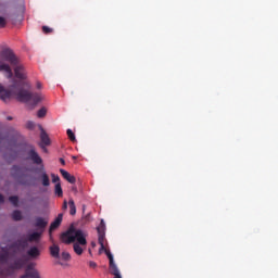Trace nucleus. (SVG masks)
<instances>
[{
    "label": "nucleus",
    "instance_id": "f257e3e1",
    "mask_svg": "<svg viewBox=\"0 0 278 278\" xmlns=\"http://www.w3.org/2000/svg\"><path fill=\"white\" fill-rule=\"evenodd\" d=\"M11 97H15L17 101L22 103H29L31 101L33 108H36L37 104L42 101V94L38 92H30L28 90L23 89V81L12 79V84L5 89L0 84V99L1 101H8Z\"/></svg>",
    "mask_w": 278,
    "mask_h": 278
},
{
    "label": "nucleus",
    "instance_id": "f03ea898",
    "mask_svg": "<svg viewBox=\"0 0 278 278\" xmlns=\"http://www.w3.org/2000/svg\"><path fill=\"white\" fill-rule=\"evenodd\" d=\"M61 242H64V244H72V242H75L74 252L76 255H81V253H84V248L81 247H86V244H88L84 231L81 229H76L75 226H71L67 231L61 235Z\"/></svg>",
    "mask_w": 278,
    "mask_h": 278
},
{
    "label": "nucleus",
    "instance_id": "7ed1b4c3",
    "mask_svg": "<svg viewBox=\"0 0 278 278\" xmlns=\"http://www.w3.org/2000/svg\"><path fill=\"white\" fill-rule=\"evenodd\" d=\"M23 266V258H14L12 262L10 252L2 248V252L0 254V278H4L5 275H10V270H21Z\"/></svg>",
    "mask_w": 278,
    "mask_h": 278
},
{
    "label": "nucleus",
    "instance_id": "20e7f679",
    "mask_svg": "<svg viewBox=\"0 0 278 278\" xmlns=\"http://www.w3.org/2000/svg\"><path fill=\"white\" fill-rule=\"evenodd\" d=\"M41 238H42V232L37 230L35 232H31V233L27 235L26 236V241H22V240L15 241L9 247V249L10 250L13 249L14 251H18L21 249V247H26L27 242H35L36 244H38V242H40Z\"/></svg>",
    "mask_w": 278,
    "mask_h": 278
},
{
    "label": "nucleus",
    "instance_id": "39448f33",
    "mask_svg": "<svg viewBox=\"0 0 278 278\" xmlns=\"http://www.w3.org/2000/svg\"><path fill=\"white\" fill-rule=\"evenodd\" d=\"M4 62H9L11 66H16V64H18V58H16V54H14L12 49L7 48L0 52V64H7Z\"/></svg>",
    "mask_w": 278,
    "mask_h": 278
},
{
    "label": "nucleus",
    "instance_id": "423d86ee",
    "mask_svg": "<svg viewBox=\"0 0 278 278\" xmlns=\"http://www.w3.org/2000/svg\"><path fill=\"white\" fill-rule=\"evenodd\" d=\"M12 176L16 179L22 186L27 185V180H25V169L18 165H14L12 167Z\"/></svg>",
    "mask_w": 278,
    "mask_h": 278
},
{
    "label": "nucleus",
    "instance_id": "0eeeda50",
    "mask_svg": "<svg viewBox=\"0 0 278 278\" xmlns=\"http://www.w3.org/2000/svg\"><path fill=\"white\" fill-rule=\"evenodd\" d=\"M105 253L106 257L109 258L111 275H113L114 278H123V276H121V271L118 270V266H116V263H114V255H112V252L105 250Z\"/></svg>",
    "mask_w": 278,
    "mask_h": 278
},
{
    "label": "nucleus",
    "instance_id": "6e6552de",
    "mask_svg": "<svg viewBox=\"0 0 278 278\" xmlns=\"http://www.w3.org/2000/svg\"><path fill=\"white\" fill-rule=\"evenodd\" d=\"M27 160L33 162V164H36V166H41V168H45V165H42V157L36 152V149L31 148L27 151Z\"/></svg>",
    "mask_w": 278,
    "mask_h": 278
},
{
    "label": "nucleus",
    "instance_id": "1a4fd4ad",
    "mask_svg": "<svg viewBox=\"0 0 278 278\" xmlns=\"http://www.w3.org/2000/svg\"><path fill=\"white\" fill-rule=\"evenodd\" d=\"M49 225V219L45 217H36L34 220L33 226L37 228V231L45 233V229Z\"/></svg>",
    "mask_w": 278,
    "mask_h": 278
},
{
    "label": "nucleus",
    "instance_id": "9d476101",
    "mask_svg": "<svg viewBox=\"0 0 278 278\" xmlns=\"http://www.w3.org/2000/svg\"><path fill=\"white\" fill-rule=\"evenodd\" d=\"M64 218V214H59L58 217L54 219V222L51 223L50 228H49V236H50V240L53 241V236L51 233H53V231H55V229H58V227H60V225H62V219Z\"/></svg>",
    "mask_w": 278,
    "mask_h": 278
},
{
    "label": "nucleus",
    "instance_id": "9b49d317",
    "mask_svg": "<svg viewBox=\"0 0 278 278\" xmlns=\"http://www.w3.org/2000/svg\"><path fill=\"white\" fill-rule=\"evenodd\" d=\"M14 66V73H15V77L17 79H27V75L25 74V67L23 65L20 64V62Z\"/></svg>",
    "mask_w": 278,
    "mask_h": 278
},
{
    "label": "nucleus",
    "instance_id": "f8f14e48",
    "mask_svg": "<svg viewBox=\"0 0 278 278\" xmlns=\"http://www.w3.org/2000/svg\"><path fill=\"white\" fill-rule=\"evenodd\" d=\"M98 242L100 244V251H105V231H103V227H98Z\"/></svg>",
    "mask_w": 278,
    "mask_h": 278
},
{
    "label": "nucleus",
    "instance_id": "ddd939ff",
    "mask_svg": "<svg viewBox=\"0 0 278 278\" xmlns=\"http://www.w3.org/2000/svg\"><path fill=\"white\" fill-rule=\"evenodd\" d=\"M26 253L30 260H38L40 257V250L36 245L31 247Z\"/></svg>",
    "mask_w": 278,
    "mask_h": 278
},
{
    "label": "nucleus",
    "instance_id": "4468645a",
    "mask_svg": "<svg viewBox=\"0 0 278 278\" xmlns=\"http://www.w3.org/2000/svg\"><path fill=\"white\" fill-rule=\"evenodd\" d=\"M40 140H41V147H49V144H51V139L49 138V135L42 128L40 134Z\"/></svg>",
    "mask_w": 278,
    "mask_h": 278
},
{
    "label": "nucleus",
    "instance_id": "2eb2a0df",
    "mask_svg": "<svg viewBox=\"0 0 278 278\" xmlns=\"http://www.w3.org/2000/svg\"><path fill=\"white\" fill-rule=\"evenodd\" d=\"M0 71H4L7 73V78L12 79L14 77V73H12V67L9 64H1L0 63Z\"/></svg>",
    "mask_w": 278,
    "mask_h": 278
},
{
    "label": "nucleus",
    "instance_id": "dca6fc26",
    "mask_svg": "<svg viewBox=\"0 0 278 278\" xmlns=\"http://www.w3.org/2000/svg\"><path fill=\"white\" fill-rule=\"evenodd\" d=\"M60 173L62 175L63 178L66 179V181H68V184H75V181H77V179L75 178V176L71 175L68 172H66L65 169H60Z\"/></svg>",
    "mask_w": 278,
    "mask_h": 278
},
{
    "label": "nucleus",
    "instance_id": "f3484780",
    "mask_svg": "<svg viewBox=\"0 0 278 278\" xmlns=\"http://www.w3.org/2000/svg\"><path fill=\"white\" fill-rule=\"evenodd\" d=\"M50 255L55 257V260H60V245L53 244L50 247Z\"/></svg>",
    "mask_w": 278,
    "mask_h": 278
},
{
    "label": "nucleus",
    "instance_id": "a211bd4d",
    "mask_svg": "<svg viewBox=\"0 0 278 278\" xmlns=\"http://www.w3.org/2000/svg\"><path fill=\"white\" fill-rule=\"evenodd\" d=\"M21 278H34V264H29L26 268L25 275Z\"/></svg>",
    "mask_w": 278,
    "mask_h": 278
},
{
    "label": "nucleus",
    "instance_id": "6ab92c4d",
    "mask_svg": "<svg viewBox=\"0 0 278 278\" xmlns=\"http://www.w3.org/2000/svg\"><path fill=\"white\" fill-rule=\"evenodd\" d=\"M68 205H70V214H71V216H75L77 214V206H75V201L73 199H71L68 201Z\"/></svg>",
    "mask_w": 278,
    "mask_h": 278
},
{
    "label": "nucleus",
    "instance_id": "aec40b11",
    "mask_svg": "<svg viewBox=\"0 0 278 278\" xmlns=\"http://www.w3.org/2000/svg\"><path fill=\"white\" fill-rule=\"evenodd\" d=\"M42 186L48 187L51 186V181L49 180V175L47 173H43L41 176Z\"/></svg>",
    "mask_w": 278,
    "mask_h": 278
},
{
    "label": "nucleus",
    "instance_id": "412c9836",
    "mask_svg": "<svg viewBox=\"0 0 278 278\" xmlns=\"http://www.w3.org/2000/svg\"><path fill=\"white\" fill-rule=\"evenodd\" d=\"M13 220H23V213L18 210L12 213Z\"/></svg>",
    "mask_w": 278,
    "mask_h": 278
},
{
    "label": "nucleus",
    "instance_id": "4be33fe9",
    "mask_svg": "<svg viewBox=\"0 0 278 278\" xmlns=\"http://www.w3.org/2000/svg\"><path fill=\"white\" fill-rule=\"evenodd\" d=\"M54 192L56 195L59 197H63L64 191H62V185L60 182H58L54 187Z\"/></svg>",
    "mask_w": 278,
    "mask_h": 278
},
{
    "label": "nucleus",
    "instance_id": "5701e85b",
    "mask_svg": "<svg viewBox=\"0 0 278 278\" xmlns=\"http://www.w3.org/2000/svg\"><path fill=\"white\" fill-rule=\"evenodd\" d=\"M66 134H67V138L71 140V142H76L77 139L75 138V132H73L72 129H67Z\"/></svg>",
    "mask_w": 278,
    "mask_h": 278
},
{
    "label": "nucleus",
    "instance_id": "b1692460",
    "mask_svg": "<svg viewBox=\"0 0 278 278\" xmlns=\"http://www.w3.org/2000/svg\"><path fill=\"white\" fill-rule=\"evenodd\" d=\"M9 201H10V203H12V205H14L15 207H18V197H16V195H11V197L9 198Z\"/></svg>",
    "mask_w": 278,
    "mask_h": 278
},
{
    "label": "nucleus",
    "instance_id": "393cba45",
    "mask_svg": "<svg viewBox=\"0 0 278 278\" xmlns=\"http://www.w3.org/2000/svg\"><path fill=\"white\" fill-rule=\"evenodd\" d=\"M37 116L38 118H45L47 116V109L41 108L38 112H37Z\"/></svg>",
    "mask_w": 278,
    "mask_h": 278
},
{
    "label": "nucleus",
    "instance_id": "a878e982",
    "mask_svg": "<svg viewBox=\"0 0 278 278\" xmlns=\"http://www.w3.org/2000/svg\"><path fill=\"white\" fill-rule=\"evenodd\" d=\"M61 257L64 262H68V260H71V254L68 252H62Z\"/></svg>",
    "mask_w": 278,
    "mask_h": 278
},
{
    "label": "nucleus",
    "instance_id": "bb28decb",
    "mask_svg": "<svg viewBox=\"0 0 278 278\" xmlns=\"http://www.w3.org/2000/svg\"><path fill=\"white\" fill-rule=\"evenodd\" d=\"M52 177V184H60V176L55 174H51Z\"/></svg>",
    "mask_w": 278,
    "mask_h": 278
},
{
    "label": "nucleus",
    "instance_id": "cd10ccee",
    "mask_svg": "<svg viewBox=\"0 0 278 278\" xmlns=\"http://www.w3.org/2000/svg\"><path fill=\"white\" fill-rule=\"evenodd\" d=\"M43 34H51L53 31V28H50L49 26H42Z\"/></svg>",
    "mask_w": 278,
    "mask_h": 278
},
{
    "label": "nucleus",
    "instance_id": "c85d7f7f",
    "mask_svg": "<svg viewBox=\"0 0 278 278\" xmlns=\"http://www.w3.org/2000/svg\"><path fill=\"white\" fill-rule=\"evenodd\" d=\"M34 127H36V124H35L34 122L28 121V122L26 123V128H27V129H34Z\"/></svg>",
    "mask_w": 278,
    "mask_h": 278
},
{
    "label": "nucleus",
    "instance_id": "c756f323",
    "mask_svg": "<svg viewBox=\"0 0 278 278\" xmlns=\"http://www.w3.org/2000/svg\"><path fill=\"white\" fill-rule=\"evenodd\" d=\"M62 210L64 212H66V210H68V202L66 200H64V202H63Z\"/></svg>",
    "mask_w": 278,
    "mask_h": 278
},
{
    "label": "nucleus",
    "instance_id": "7c9ffc66",
    "mask_svg": "<svg viewBox=\"0 0 278 278\" xmlns=\"http://www.w3.org/2000/svg\"><path fill=\"white\" fill-rule=\"evenodd\" d=\"M5 26V18L0 16V27Z\"/></svg>",
    "mask_w": 278,
    "mask_h": 278
},
{
    "label": "nucleus",
    "instance_id": "2f4dec72",
    "mask_svg": "<svg viewBox=\"0 0 278 278\" xmlns=\"http://www.w3.org/2000/svg\"><path fill=\"white\" fill-rule=\"evenodd\" d=\"M89 267L90 268H97V263L94 261L89 262Z\"/></svg>",
    "mask_w": 278,
    "mask_h": 278
},
{
    "label": "nucleus",
    "instance_id": "473e14b6",
    "mask_svg": "<svg viewBox=\"0 0 278 278\" xmlns=\"http://www.w3.org/2000/svg\"><path fill=\"white\" fill-rule=\"evenodd\" d=\"M20 12H22V14L25 12V3H21L20 5Z\"/></svg>",
    "mask_w": 278,
    "mask_h": 278
},
{
    "label": "nucleus",
    "instance_id": "72a5a7b5",
    "mask_svg": "<svg viewBox=\"0 0 278 278\" xmlns=\"http://www.w3.org/2000/svg\"><path fill=\"white\" fill-rule=\"evenodd\" d=\"M34 278H40V273H38L36 269H34Z\"/></svg>",
    "mask_w": 278,
    "mask_h": 278
},
{
    "label": "nucleus",
    "instance_id": "f704fd0d",
    "mask_svg": "<svg viewBox=\"0 0 278 278\" xmlns=\"http://www.w3.org/2000/svg\"><path fill=\"white\" fill-rule=\"evenodd\" d=\"M98 227H102L103 231H105V222H103V219H101V223Z\"/></svg>",
    "mask_w": 278,
    "mask_h": 278
},
{
    "label": "nucleus",
    "instance_id": "c9c22d12",
    "mask_svg": "<svg viewBox=\"0 0 278 278\" xmlns=\"http://www.w3.org/2000/svg\"><path fill=\"white\" fill-rule=\"evenodd\" d=\"M36 88H37L38 90H40V89L42 88V84H41L40 81H37Z\"/></svg>",
    "mask_w": 278,
    "mask_h": 278
},
{
    "label": "nucleus",
    "instance_id": "e433bc0d",
    "mask_svg": "<svg viewBox=\"0 0 278 278\" xmlns=\"http://www.w3.org/2000/svg\"><path fill=\"white\" fill-rule=\"evenodd\" d=\"M5 199L3 198V194L0 193V203H3Z\"/></svg>",
    "mask_w": 278,
    "mask_h": 278
},
{
    "label": "nucleus",
    "instance_id": "4c0bfd02",
    "mask_svg": "<svg viewBox=\"0 0 278 278\" xmlns=\"http://www.w3.org/2000/svg\"><path fill=\"white\" fill-rule=\"evenodd\" d=\"M60 162H61V164H62L63 166L66 165V161H64V159H60Z\"/></svg>",
    "mask_w": 278,
    "mask_h": 278
},
{
    "label": "nucleus",
    "instance_id": "58836bf2",
    "mask_svg": "<svg viewBox=\"0 0 278 278\" xmlns=\"http://www.w3.org/2000/svg\"><path fill=\"white\" fill-rule=\"evenodd\" d=\"M7 121H13V117L12 116H8Z\"/></svg>",
    "mask_w": 278,
    "mask_h": 278
}]
</instances>
